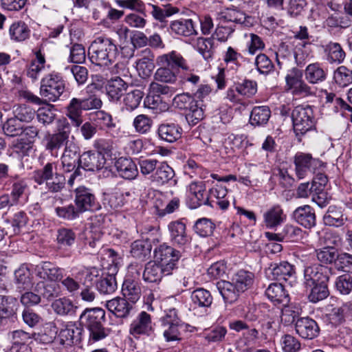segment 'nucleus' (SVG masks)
Returning a JSON list of instances; mask_svg holds the SVG:
<instances>
[{"label": "nucleus", "mask_w": 352, "mask_h": 352, "mask_svg": "<svg viewBox=\"0 0 352 352\" xmlns=\"http://www.w3.org/2000/svg\"><path fill=\"white\" fill-rule=\"evenodd\" d=\"M32 270L40 279L35 285V291L47 300L57 297L60 293L58 281L63 278V270L46 261L34 265Z\"/></svg>", "instance_id": "obj_1"}, {"label": "nucleus", "mask_w": 352, "mask_h": 352, "mask_svg": "<svg viewBox=\"0 0 352 352\" xmlns=\"http://www.w3.org/2000/svg\"><path fill=\"white\" fill-rule=\"evenodd\" d=\"M119 54V48L115 41L106 36L96 37L88 50L90 61L101 67L111 65L116 62Z\"/></svg>", "instance_id": "obj_2"}, {"label": "nucleus", "mask_w": 352, "mask_h": 352, "mask_svg": "<svg viewBox=\"0 0 352 352\" xmlns=\"http://www.w3.org/2000/svg\"><path fill=\"white\" fill-rule=\"evenodd\" d=\"M80 320L89 331V344L103 340L109 334V330L104 327L105 311L101 308L86 309L81 314Z\"/></svg>", "instance_id": "obj_3"}, {"label": "nucleus", "mask_w": 352, "mask_h": 352, "mask_svg": "<svg viewBox=\"0 0 352 352\" xmlns=\"http://www.w3.org/2000/svg\"><path fill=\"white\" fill-rule=\"evenodd\" d=\"M140 173L158 186L167 184L175 176L174 170L165 162L145 159L139 162Z\"/></svg>", "instance_id": "obj_4"}, {"label": "nucleus", "mask_w": 352, "mask_h": 352, "mask_svg": "<svg viewBox=\"0 0 352 352\" xmlns=\"http://www.w3.org/2000/svg\"><path fill=\"white\" fill-rule=\"evenodd\" d=\"M71 134V127L65 119L58 120L57 132L53 134H48L45 138V148L50 151L52 155L57 157L58 150L63 146H66L67 143H72L69 141Z\"/></svg>", "instance_id": "obj_5"}, {"label": "nucleus", "mask_w": 352, "mask_h": 352, "mask_svg": "<svg viewBox=\"0 0 352 352\" xmlns=\"http://www.w3.org/2000/svg\"><path fill=\"white\" fill-rule=\"evenodd\" d=\"M294 130L297 135H304L315 125L313 109L309 106L296 107L292 113Z\"/></svg>", "instance_id": "obj_6"}, {"label": "nucleus", "mask_w": 352, "mask_h": 352, "mask_svg": "<svg viewBox=\"0 0 352 352\" xmlns=\"http://www.w3.org/2000/svg\"><path fill=\"white\" fill-rule=\"evenodd\" d=\"M65 88V81L58 74H50L41 80L40 94L46 100L56 101Z\"/></svg>", "instance_id": "obj_7"}, {"label": "nucleus", "mask_w": 352, "mask_h": 352, "mask_svg": "<svg viewBox=\"0 0 352 352\" xmlns=\"http://www.w3.org/2000/svg\"><path fill=\"white\" fill-rule=\"evenodd\" d=\"M332 269L319 263L306 265L303 272V285L306 288L309 286L324 281H329Z\"/></svg>", "instance_id": "obj_8"}, {"label": "nucleus", "mask_w": 352, "mask_h": 352, "mask_svg": "<svg viewBox=\"0 0 352 352\" xmlns=\"http://www.w3.org/2000/svg\"><path fill=\"white\" fill-rule=\"evenodd\" d=\"M154 256L156 261H160L162 265L165 267L166 274H171L181 257V253L172 246L163 243L155 249Z\"/></svg>", "instance_id": "obj_9"}, {"label": "nucleus", "mask_w": 352, "mask_h": 352, "mask_svg": "<svg viewBox=\"0 0 352 352\" xmlns=\"http://www.w3.org/2000/svg\"><path fill=\"white\" fill-rule=\"evenodd\" d=\"M186 202L189 208H197L202 205H210L204 182H192L187 187Z\"/></svg>", "instance_id": "obj_10"}, {"label": "nucleus", "mask_w": 352, "mask_h": 352, "mask_svg": "<svg viewBox=\"0 0 352 352\" xmlns=\"http://www.w3.org/2000/svg\"><path fill=\"white\" fill-rule=\"evenodd\" d=\"M320 161L310 154L297 153L294 156L295 173L298 179H302L312 174L320 165Z\"/></svg>", "instance_id": "obj_11"}, {"label": "nucleus", "mask_w": 352, "mask_h": 352, "mask_svg": "<svg viewBox=\"0 0 352 352\" xmlns=\"http://www.w3.org/2000/svg\"><path fill=\"white\" fill-rule=\"evenodd\" d=\"M153 332V324L150 314L141 311L131 322L129 326V334L135 339L142 336H149Z\"/></svg>", "instance_id": "obj_12"}, {"label": "nucleus", "mask_w": 352, "mask_h": 352, "mask_svg": "<svg viewBox=\"0 0 352 352\" xmlns=\"http://www.w3.org/2000/svg\"><path fill=\"white\" fill-rule=\"evenodd\" d=\"M265 274L270 279L287 281L296 277V269L294 265L289 262L282 261L270 265L266 270Z\"/></svg>", "instance_id": "obj_13"}, {"label": "nucleus", "mask_w": 352, "mask_h": 352, "mask_svg": "<svg viewBox=\"0 0 352 352\" xmlns=\"http://www.w3.org/2000/svg\"><path fill=\"white\" fill-rule=\"evenodd\" d=\"M155 60L157 66H163L175 70L177 69H188L187 61L180 53L175 50L157 56Z\"/></svg>", "instance_id": "obj_14"}, {"label": "nucleus", "mask_w": 352, "mask_h": 352, "mask_svg": "<svg viewBox=\"0 0 352 352\" xmlns=\"http://www.w3.org/2000/svg\"><path fill=\"white\" fill-rule=\"evenodd\" d=\"M103 155L93 151L84 152L79 158V166L85 170L94 171L107 168Z\"/></svg>", "instance_id": "obj_15"}, {"label": "nucleus", "mask_w": 352, "mask_h": 352, "mask_svg": "<svg viewBox=\"0 0 352 352\" xmlns=\"http://www.w3.org/2000/svg\"><path fill=\"white\" fill-rule=\"evenodd\" d=\"M170 239L174 245L184 247L189 244L191 238L186 232V224L182 221H171L168 225Z\"/></svg>", "instance_id": "obj_16"}, {"label": "nucleus", "mask_w": 352, "mask_h": 352, "mask_svg": "<svg viewBox=\"0 0 352 352\" xmlns=\"http://www.w3.org/2000/svg\"><path fill=\"white\" fill-rule=\"evenodd\" d=\"M82 329L76 323L68 322L63 323L58 335L60 343L70 346L81 340Z\"/></svg>", "instance_id": "obj_17"}, {"label": "nucleus", "mask_w": 352, "mask_h": 352, "mask_svg": "<svg viewBox=\"0 0 352 352\" xmlns=\"http://www.w3.org/2000/svg\"><path fill=\"white\" fill-rule=\"evenodd\" d=\"M155 55L149 49L142 50L139 58L135 61V68L140 77H149L155 67L154 63Z\"/></svg>", "instance_id": "obj_18"}, {"label": "nucleus", "mask_w": 352, "mask_h": 352, "mask_svg": "<svg viewBox=\"0 0 352 352\" xmlns=\"http://www.w3.org/2000/svg\"><path fill=\"white\" fill-rule=\"evenodd\" d=\"M79 147L74 142L67 143L65 146L64 152L61 156V163L65 172L69 173L74 170L77 165L79 166Z\"/></svg>", "instance_id": "obj_19"}, {"label": "nucleus", "mask_w": 352, "mask_h": 352, "mask_svg": "<svg viewBox=\"0 0 352 352\" xmlns=\"http://www.w3.org/2000/svg\"><path fill=\"white\" fill-rule=\"evenodd\" d=\"M75 204L80 212L96 208V197L91 190L83 186L75 189Z\"/></svg>", "instance_id": "obj_20"}, {"label": "nucleus", "mask_w": 352, "mask_h": 352, "mask_svg": "<svg viewBox=\"0 0 352 352\" xmlns=\"http://www.w3.org/2000/svg\"><path fill=\"white\" fill-rule=\"evenodd\" d=\"M32 267L34 265L21 264L14 272V281L19 289H28L33 285Z\"/></svg>", "instance_id": "obj_21"}, {"label": "nucleus", "mask_w": 352, "mask_h": 352, "mask_svg": "<svg viewBox=\"0 0 352 352\" xmlns=\"http://www.w3.org/2000/svg\"><path fill=\"white\" fill-rule=\"evenodd\" d=\"M296 333L304 339L311 340L319 334V327L311 318L304 317L297 319L295 323Z\"/></svg>", "instance_id": "obj_22"}, {"label": "nucleus", "mask_w": 352, "mask_h": 352, "mask_svg": "<svg viewBox=\"0 0 352 352\" xmlns=\"http://www.w3.org/2000/svg\"><path fill=\"white\" fill-rule=\"evenodd\" d=\"M305 80L310 84L316 85L326 80L328 76L327 67L321 63L309 64L304 72Z\"/></svg>", "instance_id": "obj_23"}, {"label": "nucleus", "mask_w": 352, "mask_h": 352, "mask_svg": "<svg viewBox=\"0 0 352 352\" xmlns=\"http://www.w3.org/2000/svg\"><path fill=\"white\" fill-rule=\"evenodd\" d=\"M263 217L264 225L268 229H276L287 219V215L284 213L282 207L278 204H275L267 209L263 213Z\"/></svg>", "instance_id": "obj_24"}, {"label": "nucleus", "mask_w": 352, "mask_h": 352, "mask_svg": "<svg viewBox=\"0 0 352 352\" xmlns=\"http://www.w3.org/2000/svg\"><path fill=\"white\" fill-rule=\"evenodd\" d=\"M127 88L128 83L119 76L109 80L105 86L106 94L109 100L115 103H118L120 100Z\"/></svg>", "instance_id": "obj_25"}, {"label": "nucleus", "mask_w": 352, "mask_h": 352, "mask_svg": "<svg viewBox=\"0 0 352 352\" xmlns=\"http://www.w3.org/2000/svg\"><path fill=\"white\" fill-rule=\"evenodd\" d=\"M330 234H327L325 238L330 240ZM341 239L339 236L334 237L333 241L327 243V247L318 249L316 251L318 260L322 263L331 264L336 262L338 253L332 245H338L340 244Z\"/></svg>", "instance_id": "obj_26"}, {"label": "nucleus", "mask_w": 352, "mask_h": 352, "mask_svg": "<svg viewBox=\"0 0 352 352\" xmlns=\"http://www.w3.org/2000/svg\"><path fill=\"white\" fill-rule=\"evenodd\" d=\"M293 219L305 228H311L316 226V214L314 209L309 205L298 207L293 212Z\"/></svg>", "instance_id": "obj_27"}, {"label": "nucleus", "mask_w": 352, "mask_h": 352, "mask_svg": "<svg viewBox=\"0 0 352 352\" xmlns=\"http://www.w3.org/2000/svg\"><path fill=\"white\" fill-rule=\"evenodd\" d=\"M182 128L174 122H165L158 127V135L160 138L167 142L173 143L181 138Z\"/></svg>", "instance_id": "obj_28"}, {"label": "nucleus", "mask_w": 352, "mask_h": 352, "mask_svg": "<svg viewBox=\"0 0 352 352\" xmlns=\"http://www.w3.org/2000/svg\"><path fill=\"white\" fill-rule=\"evenodd\" d=\"M39 130L36 126H28L23 127V133L19 135L21 138L12 142V148L16 149L17 152L23 151L28 148L30 144L35 141Z\"/></svg>", "instance_id": "obj_29"}, {"label": "nucleus", "mask_w": 352, "mask_h": 352, "mask_svg": "<svg viewBox=\"0 0 352 352\" xmlns=\"http://www.w3.org/2000/svg\"><path fill=\"white\" fill-rule=\"evenodd\" d=\"M106 307L118 318L129 316L133 306L124 298L116 297L106 302Z\"/></svg>", "instance_id": "obj_30"}, {"label": "nucleus", "mask_w": 352, "mask_h": 352, "mask_svg": "<svg viewBox=\"0 0 352 352\" xmlns=\"http://www.w3.org/2000/svg\"><path fill=\"white\" fill-rule=\"evenodd\" d=\"M219 18L225 21H231L245 26H250L253 23L251 16L236 8H228L221 12L219 14Z\"/></svg>", "instance_id": "obj_31"}, {"label": "nucleus", "mask_w": 352, "mask_h": 352, "mask_svg": "<svg viewBox=\"0 0 352 352\" xmlns=\"http://www.w3.org/2000/svg\"><path fill=\"white\" fill-rule=\"evenodd\" d=\"M348 221V217L344 214L342 208L336 206H329L327 211L323 217V221L326 226L340 227Z\"/></svg>", "instance_id": "obj_32"}, {"label": "nucleus", "mask_w": 352, "mask_h": 352, "mask_svg": "<svg viewBox=\"0 0 352 352\" xmlns=\"http://www.w3.org/2000/svg\"><path fill=\"white\" fill-rule=\"evenodd\" d=\"M170 28L173 33L178 36H190L197 34L194 22L190 19H181L173 21L170 23Z\"/></svg>", "instance_id": "obj_33"}, {"label": "nucleus", "mask_w": 352, "mask_h": 352, "mask_svg": "<svg viewBox=\"0 0 352 352\" xmlns=\"http://www.w3.org/2000/svg\"><path fill=\"white\" fill-rule=\"evenodd\" d=\"M115 166L120 176L124 179H135L138 174L136 164L130 158L120 157L116 162Z\"/></svg>", "instance_id": "obj_34"}, {"label": "nucleus", "mask_w": 352, "mask_h": 352, "mask_svg": "<svg viewBox=\"0 0 352 352\" xmlns=\"http://www.w3.org/2000/svg\"><path fill=\"white\" fill-rule=\"evenodd\" d=\"M168 274H166L165 267L155 262L150 261L145 265L142 272V278L146 283H157L160 281L163 275Z\"/></svg>", "instance_id": "obj_35"}, {"label": "nucleus", "mask_w": 352, "mask_h": 352, "mask_svg": "<svg viewBox=\"0 0 352 352\" xmlns=\"http://www.w3.org/2000/svg\"><path fill=\"white\" fill-rule=\"evenodd\" d=\"M217 287L224 301L228 303L235 302L241 293L232 281H219L217 283Z\"/></svg>", "instance_id": "obj_36"}, {"label": "nucleus", "mask_w": 352, "mask_h": 352, "mask_svg": "<svg viewBox=\"0 0 352 352\" xmlns=\"http://www.w3.org/2000/svg\"><path fill=\"white\" fill-rule=\"evenodd\" d=\"M271 116V111L267 106L254 107L250 113V123L254 126H265Z\"/></svg>", "instance_id": "obj_37"}, {"label": "nucleus", "mask_w": 352, "mask_h": 352, "mask_svg": "<svg viewBox=\"0 0 352 352\" xmlns=\"http://www.w3.org/2000/svg\"><path fill=\"white\" fill-rule=\"evenodd\" d=\"M265 295L275 304L288 302V294L281 283H271L265 290Z\"/></svg>", "instance_id": "obj_38"}, {"label": "nucleus", "mask_w": 352, "mask_h": 352, "mask_svg": "<svg viewBox=\"0 0 352 352\" xmlns=\"http://www.w3.org/2000/svg\"><path fill=\"white\" fill-rule=\"evenodd\" d=\"M209 199H216V204L222 210H226L230 206L229 196L226 187L216 184L209 190Z\"/></svg>", "instance_id": "obj_39"}, {"label": "nucleus", "mask_w": 352, "mask_h": 352, "mask_svg": "<svg viewBox=\"0 0 352 352\" xmlns=\"http://www.w3.org/2000/svg\"><path fill=\"white\" fill-rule=\"evenodd\" d=\"M30 338V335L22 330L12 331L10 334L12 343L10 349L11 352H29L30 350L26 342Z\"/></svg>", "instance_id": "obj_40"}, {"label": "nucleus", "mask_w": 352, "mask_h": 352, "mask_svg": "<svg viewBox=\"0 0 352 352\" xmlns=\"http://www.w3.org/2000/svg\"><path fill=\"white\" fill-rule=\"evenodd\" d=\"M133 198L130 192L116 190L108 195L107 205L114 210H117L127 204Z\"/></svg>", "instance_id": "obj_41"}, {"label": "nucleus", "mask_w": 352, "mask_h": 352, "mask_svg": "<svg viewBox=\"0 0 352 352\" xmlns=\"http://www.w3.org/2000/svg\"><path fill=\"white\" fill-rule=\"evenodd\" d=\"M82 111L84 110L81 104L80 99L76 98H72L67 107V116L72 120L74 126L78 127L82 124Z\"/></svg>", "instance_id": "obj_42"}, {"label": "nucleus", "mask_w": 352, "mask_h": 352, "mask_svg": "<svg viewBox=\"0 0 352 352\" xmlns=\"http://www.w3.org/2000/svg\"><path fill=\"white\" fill-rule=\"evenodd\" d=\"M58 173L56 163L48 162L43 168L34 171L33 179L36 184L41 185Z\"/></svg>", "instance_id": "obj_43"}, {"label": "nucleus", "mask_w": 352, "mask_h": 352, "mask_svg": "<svg viewBox=\"0 0 352 352\" xmlns=\"http://www.w3.org/2000/svg\"><path fill=\"white\" fill-rule=\"evenodd\" d=\"M30 34L28 26L21 21L13 23L9 29L10 38L16 42L25 41L29 38Z\"/></svg>", "instance_id": "obj_44"}, {"label": "nucleus", "mask_w": 352, "mask_h": 352, "mask_svg": "<svg viewBox=\"0 0 352 352\" xmlns=\"http://www.w3.org/2000/svg\"><path fill=\"white\" fill-rule=\"evenodd\" d=\"M320 182H318L316 186L313 188L314 192L311 195V199L320 208L325 206L329 200L327 193L324 190V185L327 182V178L325 176L320 177Z\"/></svg>", "instance_id": "obj_45"}, {"label": "nucleus", "mask_w": 352, "mask_h": 352, "mask_svg": "<svg viewBox=\"0 0 352 352\" xmlns=\"http://www.w3.org/2000/svg\"><path fill=\"white\" fill-rule=\"evenodd\" d=\"M122 292L123 296L132 303L136 302L141 296V287L140 282L124 280Z\"/></svg>", "instance_id": "obj_46"}, {"label": "nucleus", "mask_w": 352, "mask_h": 352, "mask_svg": "<svg viewBox=\"0 0 352 352\" xmlns=\"http://www.w3.org/2000/svg\"><path fill=\"white\" fill-rule=\"evenodd\" d=\"M327 60L330 63H342L345 58V53L338 43H329L323 45Z\"/></svg>", "instance_id": "obj_47"}, {"label": "nucleus", "mask_w": 352, "mask_h": 352, "mask_svg": "<svg viewBox=\"0 0 352 352\" xmlns=\"http://www.w3.org/2000/svg\"><path fill=\"white\" fill-rule=\"evenodd\" d=\"M35 58L32 60L27 71L28 76L33 80H36L39 77L45 65L44 54L41 53L40 50L35 52Z\"/></svg>", "instance_id": "obj_48"}, {"label": "nucleus", "mask_w": 352, "mask_h": 352, "mask_svg": "<svg viewBox=\"0 0 352 352\" xmlns=\"http://www.w3.org/2000/svg\"><path fill=\"white\" fill-rule=\"evenodd\" d=\"M52 307L54 311L60 316L73 315L76 309L72 301L65 297L55 300L52 304Z\"/></svg>", "instance_id": "obj_49"}, {"label": "nucleus", "mask_w": 352, "mask_h": 352, "mask_svg": "<svg viewBox=\"0 0 352 352\" xmlns=\"http://www.w3.org/2000/svg\"><path fill=\"white\" fill-rule=\"evenodd\" d=\"M254 276L252 272L240 270L232 278V281L234 283L239 290L241 293L249 289L254 282Z\"/></svg>", "instance_id": "obj_50"}, {"label": "nucleus", "mask_w": 352, "mask_h": 352, "mask_svg": "<svg viewBox=\"0 0 352 352\" xmlns=\"http://www.w3.org/2000/svg\"><path fill=\"white\" fill-rule=\"evenodd\" d=\"M215 47L216 43L211 37L208 38L199 37L194 44V47L206 60H209L212 58Z\"/></svg>", "instance_id": "obj_51"}, {"label": "nucleus", "mask_w": 352, "mask_h": 352, "mask_svg": "<svg viewBox=\"0 0 352 352\" xmlns=\"http://www.w3.org/2000/svg\"><path fill=\"white\" fill-rule=\"evenodd\" d=\"M258 338V331L256 329H248L237 341V348L243 352H248L255 344Z\"/></svg>", "instance_id": "obj_52"}, {"label": "nucleus", "mask_w": 352, "mask_h": 352, "mask_svg": "<svg viewBox=\"0 0 352 352\" xmlns=\"http://www.w3.org/2000/svg\"><path fill=\"white\" fill-rule=\"evenodd\" d=\"M116 267H114L112 274L103 276L97 283L96 287L98 292L103 294H110L117 289V282L113 272Z\"/></svg>", "instance_id": "obj_53"}, {"label": "nucleus", "mask_w": 352, "mask_h": 352, "mask_svg": "<svg viewBox=\"0 0 352 352\" xmlns=\"http://www.w3.org/2000/svg\"><path fill=\"white\" fill-rule=\"evenodd\" d=\"M328 282L324 281L308 287L311 289L308 296L310 302H318L325 299L329 295Z\"/></svg>", "instance_id": "obj_54"}, {"label": "nucleus", "mask_w": 352, "mask_h": 352, "mask_svg": "<svg viewBox=\"0 0 352 352\" xmlns=\"http://www.w3.org/2000/svg\"><path fill=\"white\" fill-rule=\"evenodd\" d=\"M58 329L55 324L50 322L45 324L43 330L34 335V339L38 343H52L57 336Z\"/></svg>", "instance_id": "obj_55"}, {"label": "nucleus", "mask_w": 352, "mask_h": 352, "mask_svg": "<svg viewBox=\"0 0 352 352\" xmlns=\"http://www.w3.org/2000/svg\"><path fill=\"white\" fill-rule=\"evenodd\" d=\"M190 298L192 304L197 307H209L212 302L210 292L203 288L193 291Z\"/></svg>", "instance_id": "obj_56"}, {"label": "nucleus", "mask_w": 352, "mask_h": 352, "mask_svg": "<svg viewBox=\"0 0 352 352\" xmlns=\"http://www.w3.org/2000/svg\"><path fill=\"white\" fill-rule=\"evenodd\" d=\"M310 42L303 41L296 44L294 49V57L298 66L304 65L311 54Z\"/></svg>", "instance_id": "obj_57"}, {"label": "nucleus", "mask_w": 352, "mask_h": 352, "mask_svg": "<svg viewBox=\"0 0 352 352\" xmlns=\"http://www.w3.org/2000/svg\"><path fill=\"white\" fill-rule=\"evenodd\" d=\"M145 108L151 109L154 113H159L168 109V104L160 96L148 94L144 100Z\"/></svg>", "instance_id": "obj_58"}, {"label": "nucleus", "mask_w": 352, "mask_h": 352, "mask_svg": "<svg viewBox=\"0 0 352 352\" xmlns=\"http://www.w3.org/2000/svg\"><path fill=\"white\" fill-rule=\"evenodd\" d=\"M28 221V217L23 211H19L14 213L11 220H6L7 224H10L12 230L10 232V236L20 233L21 229L24 228Z\"/></svg>", "instance_id": "obj_59"}, {"label": "nucleus", "mask_w": 352, "mask_h": 352, "mask_svg": "<svg viewBox=\"0 0 352 352\" xmlns=\"http://www.w3.org/2000/svg\"><path fill=\"white\" fill-rule=\"evenodd\" d=\"M144 93L140 89H134L126 93L123 98V104L127 111H133L140 104Z\"/></svg>", "instance_id": "obj_60"}, {"label": "nucleus", "mask_w": 352, "mask_h": 352, "mask_svg": "<svg viewBox=\"0 0 352 352\" xmlns=\"http://www.w3.org/2000/svg\"><path fill=\"white\" fill-rule=\"evenodd\" d=\"M100 221L97 218L92 219L89 230L86 233L87 243H89L91 248H95L96 243L100 241L102 236L103 235L102 229L100 226H97V223Z\"/></svg>", "instance_id": "obj_61"}, {"label": "nucleus", "mask_w": 352, "mask_h": 352, "mask_svg": "<svg viewBox=\"0 0 352 352\" xmlns=\"http://www.w3.org/2000/svg\"><path fill=\"white\" fill-rule=\"evenodd\" d=\"M246 38V49L248 52L251 55H254L257 52L262 51L265 49V45L263 39L256 34H245Z\"/></svg>", "instance_id": "obj_62"}, {"label": "nucleus", "mask_w": 352, "mask_h": 352, "mask_svg": "<svg viewBox=\"0 0 352 352\" xmlns=\"http://www.w3.org/2000/svg\"><path fill=\"white\" fill-rule=\"evenodd\" d=\"M151 244L145 240H136L131 245V255L138 258H144L151 252Z\"/></svg>", "instance_id": "obj_63"}, {"label": "nucleus", "mask_w": 352, "mask_h": 352, "mask_svg": "<svg viewBox=\"0 0 352 352\" xmlns=\"http://www.w3.org/2000/svg\"><path fill=\"white\" fill-rule=\"evenodd\" d=\"M153 121L150 117L145 114L137 116L133 122V126L135 132L140 134H146L151 131Z\"/></svg>", "instance_id": "obj_64"}]
</instances>
